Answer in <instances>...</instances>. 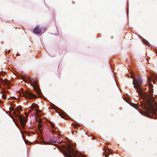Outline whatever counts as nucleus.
Masks as SVG:
<instances>
[{
    "label": "nucleus",
    "instance_id": "nucleus-12",
    "mask_svg": "<svg viewBox=\"0 0 157 157\" xmlns=\"http://www.w3.org/2000/svg\"><path fill=\"white\" fill-rule=\"evenodd\" d=\"M59 115L62 118H64V117H65V116L64 114H63V113H59Z\"/></svg>",
    "mask_w": 157,
    "mask_h": 157
},
{
    "label": "nucleus",
    "instance_id": "nucleus-22",
    "mask_svg": "<svg viewBox=\"0 0 157 157\" xmlns=\"http://www.w3.org/2000/svg\"><path fill=\"white\" fill-rule=\"evenodd\" d=\"M35 107V106H34L32 108L33 109H34V108Z\"/></svg>",
    "mask_w": 157,
    "mask_h": 157
},
{
    "label": "nucleus",
    "instance_id": "nucleus-23",
    "mask_svg": "<svg viewBox=\"0 0 157 157\" xmlns=\"http://www.w3.org/2000/svg\"><path fill=\"white\" fill-rule=\"evenodd\" d=\"M57 129L58 130L57 132H58V133L59 134V132L58 131V129H57L56 128H55V129Z\"/></svg>",
    "mask_w": 157,
    "mask_h": 157
},
{
    "label": "nucleus",
    "instance_id": "nucleus-30",
    "mask_svg": "<svg viewBox=\"0 0 157 157\" xmlns=\"http://www.w3.org/2000/svg\"><path fill=\"white\" fill-rule=\"evenodd\" d=\"M39 123H41V121H40L39 122Z\"/></svg>",
    "mask_w": 157,
    "mask_h": 157
},
{
    "label": "nucleus",
    "instance_id": "nucleus-4",
    "mask_svg": "<svg viewBox=\"0 0 157 157\" xmlns=\"http://www.w3.org/2000/svg\"><path fill=\"white\" fill-rule=\"evenodd\" d=\"M13 113L15 115V117L17 118H18L20 122L21 125L23 129L25 128L26 123L27 121V120L25 117H23L22 116L19 115L17 114L15 111L13 112Z\"/></svg>",
    "mask_w": 157,
    "mask_h": 157
},
{
    "label": "nucleus",
    "instance_id": "nucleus-3",
    "mask_svg": "<svg viewBox=\"0 0 157 157\" xmlns=\"http://www.w3.org/2000/svg\"><path fill=\"white\" fill-rule=\"evenodd\" d=\"M21 92L22 95H21V94L20 91L19 92V94L20 96L23 97L24 96L25 98L26 99H32L33 98H37L34 94H33V92H31L29 90H27L26 91H23V89H21Z\"/></svg>",
    "mask_w": 157,
    "mask_h": 157
},
{
    "label": "nucleus",
    "instance_id": "nucleus-27",
    "mask_svg": "<svg viewBox=\"0 0 157 157\" xmlns=\"http://www.w3.org/2000/svg\"><path fill=\"white\" fill-rule=\"evenodd\" d=\"M18 109L19 110H21V109Z\"/></svg>",
    "mask_w": 157,
    "mask_h": 157
},
{
    "label": "nucleus",
    "instance_id": "nucleus-26",
    "mask_svg": "<svg viewBox=\"0 0 157 157\" xmlns=\"http://www.w3.org/2000/svg\"><path fill=\"white\" fill-rule=\"evenodd\" d=\"M10 52V50H9L8 51V52Z\"/></svg>",
    "mask_w": 157,
    "mask_h": 157
},
{
    "label": "nucleus",
    "instance_id": "nucleus-7",
    "mask_svg": "<svg viewBox=\"0 0 157 157\" xmlns=\"http://www.w3.org/2000/svg\"><path fill=\"white\" fill-rule=\"evenodd\" d=\"M107 149H106V147H105V151L103 153V155H105V157H108L109 155L110 154V151L108 147H106Z\"/></svg>",
    "mask_w": 157,
    "mask_h": 157
},
{
    "label": "nucleus",
    "instance_id": "nucleus-2",
    "mask_svg": "<svg viewBox=\"0 0 157 157\" xmlns=\"http://www.w3.org/2000/svg\"><path fill=\"white\" fill-rule=\"evenodd\" d=\"M143 84V81L141 78L139 76L137 77L135 80H133V84L134 87L136 90V92L140 96L143 95V92L141 86Z\"/></svg>",
    "mask_w": 157,
    "mask_h": 157
},
{
    "label": "nucleus",
    "instance_id": "nucleus-15",
    "mask_svg": "<svg viewBox=\"0 0 157 157\" xmlns=\"http://www.w3.org/2000/svg\"><path fill=\"white\" fill-rule=\"evenodd\" d=\"M42 125H41V124H39V128H38V130H39V131H40V128L41 127H42Z\"/></svg>",
    "mask_w": 157,
    "mask_h": 157
},
{
    "label": "nucleus",
    "instance_id": "nucleus-10",
    "mask_svg": "<svg viewBox=\"0 0 157 157\" xmlns=\"http://www.w3.org/2000/svg\"><path fill=\"white\" fill-rule=\"evenodd\" d=\"M144 43L146 44L148 46L150 44H149V42L147 40H144Z\"/></svg>",
    "mask_w": 157,
    "mask_h": 157
},
{
    "label": "nucleus",
    "instance_id": "nucleus-6",
    "mask_svg": "<svg viewBox=\"0 0 157 157\" xmlns=\"http://www.w3.org/2000/svg\"><path fill=\"white\" fill-rule=\"evenodd\" d=\"M33 33L36 34H39L41 33V29L39 26H37L34 28L33 30Z\"/></svg>",
    "mask_w": 157,
    "mask_h": 157
},
{
    "label": "nucleus",
    "instance_id": "nucleus-31",
    "mask_svg": "<svg viewBox=\"0 0 157 157\" xmlns=\"http://www.w3.org/2000/svg\"><path fill=\"white\" fill-rule=\"evenodd\" d=\"M75 132H77V131H75Z\"/></svg>",
    "mask_w": 157,
    "mask_h": 157
},
{
    "label": "nucleus",
    "instance_id": "nucleus-1",
    "mask_svg": "<svg viewBox=\"0 0 157 157\" xmlns=\"http://www.w3.org/2000/svg\"><path fill=\"white\" fill-rule=\"evenodd\" d=\"M66 148L67 150L62 151L65 157H83L81 154L75 151L71 145H67Z\"/></svg>",
    "mask_w": 157,
    "mask_h": 157
},
{
    "label": "nucleus",
    "instance_id": "nucleus-18",
    "mask_svg": "<svg viewBox=\"0 0 157 157\" xmlns=\"http://www.w3.org/2000/svg\"><path fill=\"white\" fill-rule=\"evenodd\" d=\"M10 111H12L13 110V108H10Z\"/></svg>",
    "mask_w": 157,
    "mask_h": 157
},
{
    "label": "nucleus",
    "instance_id": "nucleus-19",
    "mask_svg": "<svg viewBox=\"0 0 157 157\" xmlns=\"http://www.w3.org/2000/svg\"><path fill=\"white\" fill-rule=\"evenodd\" d=\"M51 126L52 127V128H54V125L52 124H51Z\"/></svg>",
    "mask_w": 157,
    "mask_h": 157
},
{
    "label": "nucleus",
    "instance_id": "nucleus-28",
    "mask_svg": "<svg viewBox=\"0 0 157 157\" xmlns=\"http://www.w3.org/2000/svg\"><path fill=\"white\" fill-rule=\"evenodd\" d=\"M154 82H155V81H153V83H154Z\"/></svg>",
    "mask_w": 157,
    "mask_h": 157
},
{
    "label": "nucleus",
    "instance_id": "nucleus-21",
    "mask_svg": "<svg viewBox=\"0 0 157 157\" xmlns=\"http://www.w3.org/2000/svg\"><path fill=\"white\" fill-rule=\"evenodd\" d=\"M4 94H6V93H7L6 91H4Z\"/></svg>",
    "mask_w": 157,
    "mask_h": 157
},
{
    "label": "nucleus",
    "instance_id": "nucleus-16",
    "mask_svg": "<svg viewBox=\"0 0 157 157\" xmlns=\"http://www.w3.org/2000/svg\"><path fill=\"white\" fill-rule=\"evenodd\" d=\"M25 116L26 117H28L29 116V114L27 113H25Z\"/></svg>",
    "mask_w": 157,
    "mask_h": 157
},
{
    "label": "nucleus",
    "instance_id": "nucleus-29",
    "mask_svg": "<svg viewBox=\"0 0 157 157\" xmlns=\"http://www.w3.org/2000/svg\"><path fill=\"white\" fill-rule=\"evenodd\" d=\"M156 52H157L156 55L157 56V50H156Z\"/></svg>",
    "mask_w": 157,
    "mask_h": 157
},
{
    "label": "nucleus",
    "instance_id": "nucleus-25",
    "mask_svg": "<svg viewBox=\"0 0 157 157\" xmlns=\"http://www.w3.org/2000/svg\"><path fill=\"white\" fill-rule=\"evenodd\" d=\"M135 108L136 109H137L138 107H135Z\"/></svg>",
    "mask_w": 157,
    "mask_h": 157
},
{
    "label": "nucleus",
    "instance_id": "nucleus-17",
    "mask_svg": "<svg viewBox=\"0 0 157 157\" xmlns=\"http://www.w3.org/2000/svg\"><path fill=\"white\" fill-rule=\"evenodd\" d=\"M73 125L75 127V128H76V127H77V125L75 124H73Z\"/></svg>",
    "mask_w": 157,
    "mask_h": 157
},
{
    "label": "nucleus",
    "instance_id": "nucleus-5",
    "mask_svg": "<svg viewBox=\"0 0 157 157\" xmlns=\"http://www.w3.org/2000/svg\"><path fill=\"white\" fill-rule=\"evenodd\" d=\"M27 78L30 82L31 86H33L35 90L37 89L38 87L37 86V82H36V80L34 79L31 78L29 77H27Z\"/></svg>",
    "mask_w": 157,
    "mask_h": 157
},
{
    "label": "nucleus",
    "instance_id": "nucleus-11",
    "mask_svg": "<svg viewBox=\"0 0 157 157\" xmlns=\"http://www.w3.org/2000/svg\"><path fill=\"white\" fill-rule=\"evenodd\" d=\"M20 78L21 79H22L25 82L26 81V80H27V79H26V78H25L24 76H21L20 77Z\"/></svg>",
    "mask_w": 157,
    "mask_h": 157
},
{
    "label": "nucleus",
    "instance_id": "nucleus-9",
    "mask_svg": "<svg viewBox=\"0 0 157 157\" xmlns=\"http://www.w3.org/2000/svg\"><path fill=\"white\" fill-rule=\"evenodd\" d=\"M56 141L55 140H53L52 139H51L50 140V141H49V142H45V143H44V144H49V143H51V142L53 143H55L56 142Z\"/></svg>",
    "mask_w": 157,
    "mask_h": 157
},
{
    "label": "nucleus",
    "instance_id": "nucleus-24",
    "mask_svg": "<svg viewBox=\"0 0 157 157\" xmlns=\"http://www.w3.org/2000/svg\"><path fill=\"white\" fill-rule=\"evenodd\" d=\"M55 132L56 133V132H57V131H55V130H54L53 131V132Z\"/></svg>",
    "mask_w": 157,
    "mask_h": 157
},
{
    "label": "nucleus",
    "instance_id": "nucleus-8",
    "mask_svg": "<svg viewBox=\"0 0 157 157\" xmlns=\"http://www.w3.org/2000/svg\"><path fill=\"white\" fill-rule=\"evenodd\" d=\"M2 82L7 86H8L9 84V81L7 80H6L5 79L2 80Z\"/></svg>",
    "mask_w": 157,
    "mask_h": 157
},
{
    "label": "nucleus",
    "instance_id": "nucleus-20",
    "mask_svg": "<svg viewBox=\"0 0 157 157\" xmlns=\"http://www.w3.org/2000/svg\"><path fill=\"white\" fill-rule=\"evenodd\" d=\"M36 112L37 113L38 112V110L37 109H36Z\"/></svg>",
    "mask_w": 157,
    "mask_h": 157
},
{
    "label": "nucleus",
    "instance_id": "nucleus-14",
    "mask_svg": "<svg viewBox=\"0 0 157 157\" xmlns=\"http://www.w3.org/2000/svg\"><path fill=\"white\" fill-rule=\"evenodd\" d=\"M36 93L38 94L39 96V95H41V93L39 90H37L36 91Z\"/></svg>",
    "mask_w": 157,
    "mask_h": 157
},
{
    "label": "nucleus",
    "instance_id": "nucleus-13",
    "mask_svg": "<svg viewBox=\"0 0 157 157\" xmlns=\"http://www.w3.org/2000/svg\"><path fill=\"white\" fill-rule=\"evenodd\" d=\"M2 98L3 99H6V95L5 94H3L2 96Z\"/></svg>",
    "mask_w": 157,
    "mask_h": 157
}]
</instances>
